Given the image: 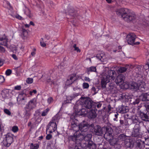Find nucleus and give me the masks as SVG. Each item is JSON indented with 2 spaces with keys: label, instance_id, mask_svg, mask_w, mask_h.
Returning a JSON list of instances; mask_svg holds the SVG:
<instances>
[{
  "label": "nucleus",
  "instance_id": "f257e3e1",
  "mask_svg": "<svg viewBox=\"0 0 149 149\" xmlns=\"http://www.w3.org/2000/svg\"><path fill=\"white\" fill-rule=\"evenodd\" d=\"M102 75L101 85L102 88H104L107 84L109 82L110 80H114L116 74L114 71L107 68L102 73Z\"/></svg>",
  "mask_w": 149,
  "mask_h": 149
},
{
  "label": "nucleus",
  "instance_id": "f03ea898",
  "mask_svg": "<svg viewBox=\"0 0 149 149\" xmlns=\"http://www.w3.org/2000/svg\"><path fill=\"white\" fill-rule=\"evenodd\" d=\"M117 15L121 16L125 21H133L136 18L134 13L132 12L128 9L120 8L117 9L116 10Z\"/></svg>",
  "mask_w": 149,
  "mask_h": 149
},
{
  "label": "nucleus",
  "instance_id": "7ed1b4c3",
  "mask_svg": "<svg viewBox=\"0 0 149 149\" xmlns=\"http://www.w3.org/2000/svg\"><path fill=\"white\" fill-rule=\"evenodd\" d=\"M92 134H88L85 136L83 133L81 134L79 131H77L74 133L73 135H71L69 137L70 139L72 140L73 141L79 140L81 141L84 139L86 141H91V140L92 138Z\"/></svg>",
  "mask_w": 149,
  "mask_h": 149
},
{
  "label": "nucleus",
  "instance_id": "20e7f679",
  "mask_svg": "<svg viewBox=\"0 0 149 149\" xmlns=\"http://www.w3.org/2000/svg\"><path fill=\"white\" fill-rule=\"evenodd\" d=\"M59 119V118L57 116H54L53 117L47 126V132L51 133L56 130Z\"/></svg>",
  "mask_w": 149,
  "mask_h": 149
},
{
  "label": "nucleus",
  "instance_id": "39448f33",
  "mask_svg": "<svg viewBox=\"0 0 149 149\" xmlns=\"http://www.w3.org/2000/svg\"><path fill=\"white\" fill-rule=\"evenodd\" d=\"M145 86V83L141 80L137 82H132L128 87L134 91H137L140 88H144Z\"/></svg>",
  "mask_w": 149,
  "mask_h": 149
},
{
  "label": "nucleus",
  "instance_id": "423d86ee",
  "mask_svg": "<svg viewBox=\"0 0 149 149\" xmlns=\"http://www.w3.org/2000/svg\"><path fill=\"white\" fill-rule=\"evenodd\" d=\"M136 36L133 33H130L128 34L126 37V40L128 43L131 45H138L140 44L139 42H135Z\"/></svg>",
  "mask_w": 149,
  "mask_h": 149
},
{
  "label": "nucleus",
  "instance_id": "0eeeda50",
  "mask_svg": "<svg viewBox=\"0 0 149 149\" xmlns=\"http://www.w3.org/2000/svg\"><path fill=\"white\" fill-rule=\"evenodd\" d=\"M124 76L123 75L120 74L118 75L115 80V82L117 84L122 83L123 88L126 89L128 88V85L126 83L124 82Z\"/></svg>",
  "mask_w": 149,
  "mask_h": 149
},
{
  "label": "nucleus",
  "instance_id": "6e6552de",
  "mask_svg": "<svg viewBox=\"0 0 149 149\" xmlns=\"http://www.w3.org/2000/svg\"><path fill=\"white\" fill-rule=\"evenodd\" d=\"M13 137L14 136L11 133H8L6 135L3 141L4 146L7 147L9 146L13 141Z\"/></svg>",
  "mask_w": 149,
  "mask_h": 149
},
{
  "label": "nucleus",
  "instance_id": "1a4fd4ad",
  "mask_svg": "<svg viewBox=\"0 0 149 149\" xmlns=\"http://www.w3.org/2000/svg\"><path fill=\"white\" fill-rule=\"evenodd\" d=\"M37 100L36 98L31 100L26 105L25 107L26 112H29L34 108L36 106Z\"/></svg>",
  "mask_w": 149,
  "mask_h": 149
},
{
  "label": "nucleus",
  "instance_id": "9d476101",
  "mask_svg": "<svg viewBox=\"0 0 149 149\" xmlns=\"http://www.w3.org/2000/svg\"><path fill=\"white\" fill-rule=\"evenodd\" d=\"M135 143L137 147L139 148H144V144H145L146 145L149 146V138L145 139V142L142 141L140 139L137 140Z\"/></svg>",
  "mask_w": 149,
  "mask_h": 149
},
{
  "label": "nucleus",
  "instance_id": "9b49d317",
  "mask_svg": "<svg viewBox=\"0 0 149 149\" xmlns=\"http://www.w3.org/2000/svg\"><path fill=\"white\" fill-rule=\"evenodd\" d=\"M89 125L88 124L85 122L81 123L79 125L78 129L81 132V134L83 132H86L88 130Z\"/></svg>",
  "mask_w": 149,
  "mask_h": 149
},
{
  "label": "nucleus",
  "instance_id": "f8f14e48",
  "mask_svg": "<svg viewBox=\"0 0 149 149\" xmlns=\"http://www.w3.org/2000/svg\"><path fill=\"white\" fill-rule=\"evenodd\" d=\"M77 77L75 74H72L69 75L66 81L67 85H70L73 83L77 79Z\"/></svg>",
  "mask_w": 149,
  "mask_h": 149
},
{
  "label": "nucleus",
  "instance_id": "ddd939ff",
  "mask_svg": "<svg viewBox=\"0 0 149 149\" xmlns=\"http://www.w3.org/2000/svg\"><path fill=\"white\" fill-rule=\"evenodd\" d=\"M132 135L134 137H139L141 136L139 125H136L134 126L133 129Z\"/></svg>",
  "mask_w": 149,
  "mask_h": 149
},
{
  "label": "nucleus",
  "instance_id": "4468645a",
  "mask_svg": "<svg viewBox=\"0 0 149 149\" xmlns=\"http://www.w3.org/2000/svg\"><path fill=\"white\" fill-rule=\"evenodd\" d=\"M27 96V94L24 91L22 92L18 95L17 98V101L19 104L20 103V101L25 99Z\"/></svg>",
  "mask_w": 149,
  "mask_h": 149
},
{
  "label": "nucleus",
  "instance_id": "2eb2a0df",
  "mask_svg": "<svg viewBox=\"0 0 149 149\" xmlns=\"http://www.w3.org/2000/svg\"><path fill=\"white\" fill-rule=\"evenodd\" d=\"M100 146H102V145H96L92 141H90L88 142L87 146L89 149H101L99 148Z\"/></svg>",
  "mask_w": 149,
  "mask_h": 149
},
{
  "label": "nucleus",
  "instance_id": "dca6fc26",
  "mask_svg": "<svg viewBox=\"0 0 149 149\" xmlns=\"http://www.w3.org/2000/svg\"><path fill=\"white\" fill-rule=\"evenodd\" d=\"M65 13L71 16H75L76 15L75 11L74 10L73 8L71 6H68L65 10Z\"/></svg>",
  "mask_w": 149,
  "mask_h": 149
},
{
  "label": "nucleus",
  "instance_id": "f3484780",
  "mask_svg": "<svg viewBox=\"0 0 149 149\" xmlns=\"http://www.w3.org/2000/svg\"><path fill=\"white\" fill-rule=\"evenodd\" d=\"M81 105H80L79 106L78 108L75 110V111L76 114L78 115H81L86 114L87 111H86V109L83 108L81 109Z\"/></svg>",
  "mask_w": 149,
  "mask_h": 149
},
{
  "label": "nucleus",
  "instance_id": "a211bd4d",
  "mask_svg": "<svg viewBox=\"0 0 149 149\" xmlns=\"http://www.w3.org/2000/svg\"><path fill=\"white\" fill-rule=\"evenodd\" d=\"M83 102H84L83 105L85 108L89 109L92 107V103L91 102L88 100L84 99L83 100Z\"/></svg>",
  "mask_w": 149,
  "mask_h": 149
},
{
  "label": "nucleus",
  "instance_id": "6ab92c4d",
  "mask_svg": "<svg viewBox=\"0 0 149 149\" xmlns=\"http://www.w3.org/2000/svg\"><path fill=\"white\" fill-rule=\"evenodd\" d=\"M93 133L98 136L102 135V131L101 127L98 126H97L94 129Z\"/></svg>",
  "mask_w": 149,
  "mask_h": 149
},
{
  "label": "nucleus",
  "instance_id": "aec40b11",
  "mask_svg": "<svg viewBox=\"0 0 149 149\" xmlns=\"http://www.w3.org/2000/svg\"><path fill=\"white\" fill-rule=\"evenodd\" d=\"M8 39L5 36L0 37V45L7 46Z\"/></svg>",
  "mask_w": 149,
  "mask_h": 149
},
{
  "label": "nucleus",
  "instance_id": "412c9836",
  "mask_svg": "<svg viewBox=\"0 0 149 149\" xmlns=\"http://www.w3.org/2000/svg\"><path fill=\"white\" fill-rule=\"evenodd\" d=\"M96 113L95 110H91L88 114V117L90 118H94L96 116Z\"/></svg>",
  "mask_w": 149,
  "mask_h": 149
},
{
  "label": "nucleus",
  "instance_id": "4be33fe9",
  "mask_svg": "<svg viewBox=\"0 0 149 149\" xmlns=\"http://www.w3.org/2000/svg\"><path fill=\"white\" fill-rule=\"evenodd\" d=\"M141 119L144 121H149V113L145 114L141 113L140 114Z\"/></svg>",
  "mask_w": 149,
  "mask_h": 149
},
{
  "label": "nucleus",
  "instance_id": "5701e85b",
  "mask_svg": "<svg viewBox=\"0 0 149 149\" xmlns=\"http://www.w3.org/2000/svg\"><path fill=\"white\" fill-rule=\"evenodd\" d=\"M125 144L126 146L127 147H131L134 145L133 142L132 140L129 139H126L125 141Z\"/></svg>",
  "mask_w": 149,
  "mask_h": 149
},
{
  "label": "nucleus",
  "instance_id": "b1692460",
  "mask_svg": "<svg viewBox=\"0 0 149 149\" xmlns=\"http://www.w3.org/2000/svg\"><path fill=\"white\" fill-rule=\"evenodd\" d=\"M119 110L121 113H123L128 112L129 110L127 107L122 106L119 109Z\"/></svg>",
  "mask_w": 149,
  "mask_h": 149
},
{
  "label": "nucleus",
  "instance_id": "393cba45",
  "mask_svg": "<svg viewBox=\"0 0 149 149\" xmlns=\"http://www.w3.org/2000/svg\"><path fill=\"white\" fill-rule=\"evenodd\" d=\"M110 145L112 146H115L116 145V148H119L120 147V145L118 144L116 139H113L110 141Z\"/></svg>",
  "mask_w": 149,
  "mask_h": 149
},
{
  "label": "nucleus",
  "instance_id": "a878e982",
  "mask_svg": "<svg viewBox=\"0 0 149 149\" xmlns=\"http://www.w3.org/2000/svg\"><path fill=\"white\" fill-rule=\"evenodd\" d=\"M24 13L27 16H29L30 17H31L30 11L29 9L27 8L25 6H24Z\"/></svg>",
  "mask_w": 149,
  "mask_h": 149
},
{
  "label": "nucleus",
  "instance_id": "bb28decb",
  "mask_svg": "<svg viewBox=\"0 0 149 149\" xmlns=\"http://www.w3.org/2000/svg\"><path fill=\"white\" fill-rule=\"evenodd\" d=\"M87 72L89 74L90 72H96V69L95 67V66H91L89 68L87 69Z\"/></svg>",
  "mask_w": 149,
  "mask_h": 149
},
{
  "label": "nucleus",
  "instance_id": "cd10ccee",
  "mask_svg": "<svg viewBox=\"0 0 149 149\" xmlns=\"http://www.w3.org/2000/svg\"><path fill=\"white\" fill-rule=\"evenodd\" d=\"M106 132L105 135L110 136L111 135L112 133L113 130L111 128H106Z\"/></svg>",
  "mask_w": 149,
  "mask_h": 149
},
{
  "label": "nucleus",
  "instance_id": "c85d7f7f",
  "mask_svg": "<svg viewBox=\"0 0 149 149\" xmlns=\"http://www.w3.org/2000/svg\"><path fill=\"white\" fill-rule=\"evenodd\" d=\"M39 147V145L38 144L31 143L30 145V149H38Z\"/></svg>",
  "mask_w": 149,
  "mask_h": 149
},
{
  "label": "nucleus",
  "instance_id": "c756f323",
  "mask_svg": "<svg viewBox=\"0 0 149 149\" xmlns=\"http://www.w3.org/2000/svg\"><path fill=\"white\" fill-rule=\"evenodd\" d=\"M146 93H142L139 96V99L143 101L147 100Z\"/></svg>",
  "mask_w": 149,
  "mask_h": 149
},
{
  "label": "nucleus",
  "instance_id": "7c9ffc66",
  "mask_svg": "<svg viewBox=\"0 0 149 149\" xmlns=\"http://www.w3.org/2000/svg\"><path fill=\"white\" fill-rule=\"evenodd\" d=\"M71 126L73 130L75 132H75L77 131H79V130H77V129H78L79 126H77L76 124H72L71 125Z\"/></svg>",
  "mask_w": 149,
  "mask_h": 149
},
{
  "label": "nucleus",
  "instance_id": "2f4dec72",
  "mask_svg": "<svg viewBox=\"0 0 149 149\" xmlns=\"http://www.w3.org/2000/svg\"><path fill=\"white\" fill-rule=\"evenodd\" d=\"M72 99H73L72 98V97L71 95L70 96H68L67 97L66 100L64 101L63 104H66V103H70Z\"/></svg>",
  "mask_w": 149,
  "mask_h": 149
},
{
  "label": "nucleus",
  "instance_id": "473e14b6",
  "mask_svg": "<svg viewBox=\"0 0 149 149\" xmlns=\"http://www.w3.org/2000/svg\"><path fill=\"white\" fill-rule=\"evenodd\" d=\"M104 57H103L101 55L98 54H97L96 58L100 60V61L102 62L104 61V58H103Z\"/></svg>",
  "mask_w": 149,
  "mask_h": 149
},
{
  "label": "nucleus",
  "instance_id": "72a5a7b5",
  "mask_svg": "<svg viewBox=\"0 0 149 149\" xmlns=\"http://www.w3.org/2000/svg\"><path fill=\"white\" fill-rule=\"evenodd\" d=\"M21 31H22V35L23 36L24 38L26 37L28 35V32L26 30L22 27Z\"/></svg>",
  "mask_w": 149,
  "mask_h": 149
},
{
  "label": "nucleus",
  "instance_id": "f704fd0d",
  "mask_svg": "<svg viewBox=\"0 0 149 149\" xmlns=\"http://www.w3.org/2000/svg\"><path fill=\"white\" fill-rule=\"evenodd\" d=\"M49 111V108H47L43 111L41 113V116H46Z\"/></svg>",
  "mask_w": 149,
  "mask_h": 149
},
{
  "label": "nucleus",
  "instance_id": "c9c22d12",
  "mask_svg": "<svg viewBox=\"0 0 149 149\" xmlns=\"http://www.w3.org/2000/svg\"><path fill=\"white\" fill-rule=\"evenodd\" d=\"M127 70V68L125 67H120L118 70V72L120 73H123L125 71Z\"/></svg>",
  "mask_w": 149,
  "mask_h": 149
},
{
  "label": "nucleus",
  "instance_id": "e433bc0d",
  "mask_svg": "<svg viewBox=\"0 0 149 149\" xmlns=\"http://www.w3.org/2000/svg\"><path fill=\"white\" fill-rule=\"evenodd\" d=\"M33 82V79L31 78H28L26 80V83L28 84H31Z\"/></svg>",
  "mask_w": 149,
  "mask_h": 149
},
{
  "label": "nucleus",
  "instance_id": "4c0bfd02",
  "mask_svg": "<svg viewBox=\"0 0 149 149\" xmlns=\"http://www.w3.org/2000/svg\"><path fill=\"white\" fill-rule=\"evenodd\" d=\"M82 86L84 89L88 88L89 87V85L88 83L84 82Z\"/></svg>",
  "mask_w": 149,
  "mask_h": 149
},
{
  "label": "nucleus",
  "instance_id": "58836bf2",
  "mask_svg": "<svg viewBox=\"0 0 149 149\" xmlns=\"http://www.w3.org/2000/svg\"><path fill=\"white\" fill-rule=\"evenodd\" d=\"M5 81V79L3 76L0 75V84H2Z\"/></svg>",
  "mask_w": 149,
  "mask_h": 149
},
{
  "label": "nucleus",
  "instance_id": "ea45409f",
  "mask_svg": "<svg viewBox=\"0 0 149 149\" xmlns=\"http://www.w3.org/2000/svg\"><path fill=\"white\" fill-rule=\"evenodd\" d=\"M53 101V98L52 97H49L47 100V102L49 104L52 103Z\"/></svg>",
  "mask_w": 149,
  "mask_h": 149
},
{
  "label": "nucleus",
  "instance_id": "a19ab883",
  "mask_svg": "<svg viewBox=\"0 0 149 149\" xmlns=\"http://www.w3.org/2000/svg\"><path fill=\"white\" fill-rule=\"evenodd\" d=\"M18 130V127L16 126H14L12 127V130L14 132H17Z\"/></svg>",
  "mask_w": 149,
  "mask_h": 149
},
{
  "label": "nucleus",
  "instance_id": "79ce46f5",
  "mask_svg": "<svg viewBox=\"0 0 149 149\" xmlns=\"http://www.w3.org/2000/svg\"><path fill=\"white\" fill-rule=\"evenodd\" d=\"M73 47L74 48V50L76 51L77 52H80V50L79 48L76 47V44H75L73 46Z\"/></svg>",
  "mask_w": 149,
  "mask_h": 149
},
{
  "label": "nucleus",
  "instance_id": "37998d69",
  "mask_svg": "<svg viewBox=\"0 0 149 149\" xmlns=\"http://www.w3.org/2000/svg\"><path fill=\"white\" fill-rule=\"evenodd\" d=\"M12 73V70L10 69H8L6 71V74L7 76L10 75Z\"/></svg>",
  "mask_w": 149,
  "mask_h": 149
},
{
  "label": "nucleus",
  "instance_id": "c03bdc74",
  "mask_svg": "<svg viewBox=\"0 0 149 149\" xmlns=\"http://www.w3.org/2000/svg\"><path fill=\"white\" fill-rule=\"evenodd\" d=\"M37 93V91L36 90H33L32 91H30L29 92V95L31 96L34 94H36Z\"/></svg>",
  "mask_w": 149,
  "mask_h": 149
},
{
  "label": "nucleus",
  "instance_id": "a18cd8bd",
  "mask_svg": "<svg viewBox=\"0 0 149 149\" xmlns=\"http://www.w3.org/2000/svg\"><path fill=\"white\" fill-rule=\"evenodd\" d=\"M4 112L6 114H7L10 115L11 114L9 110L8 109H5L4 110Z\"/></svg>",
  "mask_w": 149,
  "mask_h": 149
},
{
  "label": "nucleus",
  "instance_id": "49530a36",
  "mask_svg": "<svg viewBox=\"0 0 149 149\" xmlns=\"http://www.w3.org/2000/svg\"><path fill=\"white\" fill-rule=\"evenodd\" d=\"M41 40L40 42V45L42 47H45L46 46L45 43L43 41V38L41 39Z\"/></svg>",
  "mask_w": 149,
  "mask_h": 149
},
{
  "label": "nucleus",
  "instance_id": "de8ad7c7",
  "mask_svg": "<svg viewBox=\"0 0 149 149\" xmlns=\"http://www.w3.org/2000/svg\"><path fill=\"white\" fill-rule=\"evenodd\" d=\"M79 95V93H74L73 94H72L71 96L72 97V99L77 97V96Z\"/></svg>",
  "mask_w": 149,
  "mask_h": 149
},
{
  "label": "nucleus",
  "instance_id": "09e8293b",
  "mask_svg": "<svg viewBox=\"0 0 149 149\" xmlns=\"http://www.w3.org/2000/svg\"><path fill=\"white\" fill-rule=\"evenodd\" d=\"M5 52V49L3 47L0 46V52L1 53H4Z\"/></svg>",
  "mask_w": 149,
  "mask_h": 149
},
{
  "label": "nucleus",
  "instance_id": "8fccbe9b",
  "mask_svg": "<svg viewBox=\"0 0 149 149\" xmlns=\"http://www.w3.org/2000/svg\"><path fill=\"white\" fill-rule=\"evenodd\" d=\"M125 137V136L124 134H121L118 137V139H120L121 140H124V139Z\"/></svg>",
  "mask_w": 149,
  "mask_h": 149
},
{
  "label": "nucleus",
  "instance_id": "3c124183",
  "mask_svg": "<svg viewBox=\"0 0 149 149\" xmlns=\"http://www.w3.org/2000/svg\"><path fill=\"white\" fill-rule=\"evenodd\" d=\"M148 64H146L143 67L144 69L147 70L149 69V63Z\"/></svg>",
  "mask_w": 149,
  "mask_h": 149
},
{
  "label": "nucleus",
  "instance_id": "603ef678",
  "mask_svg": "<svg viewBox=\"0 0 149 149\" xmlns=\"http://www.w3.org/2000/svg\"><path fill=\"white\" fill-rule=\"evenodd\" d=\"M47 82L51 84H54V82L53 81H51V79L49 77L47 78Z\"/></svg>",
  "mask_w": 149,
  "mask_h": 149
},
{
  "label": "nucleus",
  "instance_id": "864d4df0",
  "mask_svg": "<svg viewBox=\"0 0 149 149\" xmlns=\"http://www.w3.org/2000/svg\"><path fill=\"white\" fill-rule=\"evenodd\" d=\"M52 137V135L50 134H48L46 136V138L47 140L50 139Z\"/></svg>",
  "mask_w": 149,
  "mask_h": 149
},
{
  "label": "nucleus",
  "instance_id": "5fc2aeb1",
  "mask_svg": "<svg viewBox=\"0 0 149 149\" xmlns=\"http://www.w3.org/2000/svg\"><path fill=\"white\" fill-rule=\"evenodd\" d=\"M15 17L16 18L20 20H22L23 19V18L21 16L18 14L15 15Z\"/></svg>",
  "mask_w": 149,
  "mask_h": 149
},
{
  "label": "nucleus",
  "instance_id": "6e6d98bb",
  "mask_svg": "<svg viewBox=\"0 0 149 149\" xmlns=\"http://www.w3.org/2000/svg\"><path fill=\"white\" fill-rule=\"evenodd\" d=\"M139 99L137 98L135 100V101H134L133 102V104H137L139 103Z\"/></svg>",
  "mask_w": 149,
  "mask_h": 149
},
{
  "label": "nucleus",
  "instance_id": "4d7b16f0",
  "mask_svg": "<svg viewBox=\"0 0 149 149\" xmlns=\"http://www.w3.org/2000/svg\"><path fill=\"white\" fill-rule=\"evenodd\" d=\"M15 60H17L18 59V58L16 56L15 54H11L10 55Z\"/></svg>",
  "mask_w": 149,
  "mask_h": 149
},
{
  "label": "nucleus",
  "instance_id": "13d9d810",
  "mask_svg": "<svg viewBox=\"0 0 149 149\" xmlns=\"http://www.w3.org/2000/svg\"><path fill=\"white\" fill-rule=\"evenodd\" d=\"M84 79L85 81H86L90 82L91 81L90 79L88 77H85L84 78Z\"/></svg>",
  "mask_w": 149,
  "mask_h": 149
},
{
  "label": "nucleus",
  "instance_id": "bf43d9fd",
  "mask_svg": "<svg viewBox=\"0 0 149 149\" xmlns=\"http://www.w3.org/2000/svg\"><path fill=\"white\" fill-rule=\"evenodd\" d=\"M21 88V87L20 86H17L15 87V89L17 90H19Z\"/></svg>",
  "mask_w": 149,
  "mask_h": 149
},
{
  "label": "nucleus",
  "instance_id": "052dcab7",
  "mask_svg": "<svg viewBox=\"0 0 149 149\" xmlns=\"http://www.w3.org/2000/svg\"><path fill=\"white\" fill-rule=\"evenodd\" d=\"M141 67L140 66H138L136 68V71L138 70L139 71H140L141 70Z\"/></svg>",
  "mask_w": 149,
  "mask_h": 149
},
{
  "label": "nucleus",
  "instance_id": "680f3d73",
  "mask_svg": "<svg viewBox=\"0 0 149 149\" xmlns=\"http://www.w3.org/2000/svg\"><path fill=\"white\" fill-rule=\"evenodd\" d=\"M145 107L147 110L149 111V103L146 104Z\"/></svg>",
  "mask_w": 149,
  "mask_h": 149
},
{
  "label": "nucleus",
  "instance_id": "e2e57ef3",
  "mask_svg": "<svg viewBox=\"0 0 149 149\" xmlns=\"http://www.w3.org/2000/svg\"><path fill=\"white\" fill-rule=\"evenodd\" d=\"M147 100H149V92L146 93Z\"/></svg>",
  "mask_w": 149,
  "mask_h": 149
},
{
  "label": "nucleus",
  "instance_id": "0e129e2a",
  "mask_svg": "<svg viewBox=\"0 0 149 149\" xmlns=\"http://www.w3.org/2000/svg\"><path fill=\"white\" fill-rule=\"evenodd\" d=\"M101 106H102V104H101L100 103H98L96 105L97 107L98 108L100 107H101Z\"/></svg>",
  "mask_w": 149,
  "mask_h": 149
},
{
  "label": "nucleus",
  "instance_id": "69168bd1",
  "mask_svg": "<svg viewBox=\"0 0 149 149\" xmlns=\"http://www.w3.org/2000/svg\"><path fill=\"white\" fill-rule=\"evenodd\" d=\"M31 125V122H29L28 123V125L29 127H30L31 129H32L33 128V127L32 125Z\"/></svg>",
  "mask_w": 149,
  "mask_h": 149
},
{
  "label": "nucleus",
  "instance_id": "338daca9",
  "mask_svg": "<svg viewBox=\"0 0 149 149\" xmlns=\"http://www.w3.org/2000/svg\"><path fill=\"white\" fill-rule=\"evenodd\" d=\"M74 149H81V146H75V147Z\"/></svg>",
  "mask_w": 149,
  "mask_h": 149
},
{
  "label": "nucleus",
  "instance_id": "774afa93",
  "mask_svg": "<svg viewBox=\"0 0 149 149\" xmlns=\"http://www.w3.org/2000/svg\"><path fill=\"white\" fill-rule=\"evenodd\" d=\"M91 89H92V91H93L94 92H95L96 90V89H95V87L94 86H93L92 87Z\"/></svg>",
  "mask_w": 149,
  "mask_h": 149
}]
</instances>
